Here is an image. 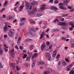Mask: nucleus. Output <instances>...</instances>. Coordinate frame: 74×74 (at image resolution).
<instances>
[{"label": "nucleus", "mask_w": 74, "mask_h": 74, "mask_svg": "<svg viewBox=\"0 0 74 74\" xmlns=\"http://www.w3.org/2000/svg\"><path fill=\"white\" fill-rule=\"evenodd\" d=\"M61 33H62V34H64V33H65V31H62Z\"/></svg>", "instance_id": "nucleus-57"}, {"label": "nucleus", "mask_w": 74, "mask_h": 74, "mask_svg": "<svg viewBox=\"0 0 74 74\" xmlns=\"http://www.w3.org/2000/svg\"><path fill=\"white\" fill-rule=\"evenodd\" d=\"M66 24L65 23H62V25H66Z\"/></svg>", "instance_id": "nucleus-50"}, {"label": "nucleus", "mask_w": 74, "mask_h": 74, "mask_svg": "<svg viewBox=\"0 0 74 74\" xmlns=\"http://www.w3.org/2000/svg\"><path fill=\"white\" fill-rule=\"evenodd\" d=\"M30 58L29 57H27L26 58V61H29V60H30Z\"/></svg>", "instance_id": "nucleus-39"}, {"label": "nucleus", "mask_w": 74, "mask_h": 74, "mask_svg": "<svg viewBox=\"0 0 74 74\" xmlns=\"http://www.w3.org/2000/svg\"><path fill=\"white\" fill-rule=\"evenodd\" d=\"M19 48L20 49H23V47L22 46H20Z\"/></svg>", "instance_id": "nucleus-56"}, {"label": "nucleus", "mask_w": 74, "mask_h": 74, "mask_svg": "<svg viewBox=\"0 0 74 74\" xmlns=\"http://www.w3.org/2000/svg\"><path fill=\"white\" fill-rule=\"evenodd\" d=\"M14 49H12L10 51L11 53H12L13 52H14Z\"/></svg>", "instance_id": "nucleus-45"}, {"label": "nucleus", "mask_w": 74, "mask_h": 74, "mask_svg": "<svg viewBox=\"0 0 74 74\" xmlns=\"http://www.w3.org/2000/svg\"><path fill=\"white\" fill-rule=\"evenodd\" d=\"M69 15L68 14H62V17H64V16H67Z\"/></svg>", "instance_id": "nucleus-34"}, {"label": "nucleus", "mask_w": 74, "mask_h": 74, "mask_svg": "<svg viewBox=\"0 0 74 74\" xmlns=\"http://www.w3.org/2000/svg\"><path fill=\"white\" fill-rule=\"evenodd\" d=\"M52 45H51L49 47V48L50 49H51V48H52Z\"/></svg>", "instance_id": "nucleus-42"}, {"label": "nucleus", "mask_w": 74, "mask_h": 74, "mask_svg": "<svg viewBox=\"0 0 74 74\" xmlns=\"http://www.w3.org/2000/svg\"><path fill=\"white\" fill-rule=\"evenodd\" d=\"M21 38L20 37H19V38H18V40L17 41V43L18 44H19V43H20V42H21Z\"/></svg>", "instance_id": "nucleus-16"}, {"label": "nucleus", "mask_w": 74, "mask_h": 74, "mask_svg": "<svg viewBox=\"0 0 74 74\" xmlns=\"http://www.w3.org/2000/svg\"><path fill=\"white\" fill-rule=\"evenodd\" d=\"M70 74H74V71L73 70H71L70 72Z\"/></svg>", "instance_id": "nucleus-24"}, {"label": "nucleus", "mask_w": 74, "mask_h": 74, "mask_svg": "<svg viewBox=\"0 0 74 74\" xmlns=\"http://www.w3.org/2000/svg\"><path fill=\"white\" fill-rule=\"evenodd\" d=\"M3 54V49L0 48V55H2Z\"/></svg>", "instance_id": "nucleus-14"}, {"label": "nucleus", "mask_w": 74, "mask_h": 74, "mask_svg": "<svg viewBox=\"0 0 74 74\" xmlns=\"http://www.w3.org/2000/svg\"><path fill=\"white\" fill-rule=\"evenodd\" d=\"M59 7L60 8V9H61V10H66V8H63V7L61 5H60L59 6Z\"/></svg>", "instance_id": "nucleus-15"}, {"label": "nucleus", "mask_w": 74, "mask_h": 74, "mask_svg": "<svg viewBox=\"0 0 74 74\" xmlns=\"http://www.w3.org/2000/svg\"><path fill=\"white\" fill-rule=\"evenodd\" d=\"M5 10V8H3L1 10V12H3V11H4Z\"/></svg>", "instance_id": "nucleus-41"}, {"label": "nucleus", "mask_w": 74, "mask_h": 74, "mask_svg": "<svg viewBox=\"0 0 74 74\" xmlns=\"http://www.w3.org/2000/svg\"><path fill=\"white\" fill-rule=\"evenodd\" d=\"M13 31H14V29H13L12 30H10V32L8 33V36L10 37H12V36L13 35V34H14V32H12Z\"/></svg>", "instance_id": "nucleus-2"}, {"label": "nucleus", "mask_w": 74, "mask_h": 74, "mask_svg": "<svg viewBox=\"0 0 74 74\" xmlns=\"http://www.w3.org/2000/svg\"><path fill=\"white\" fill-rule=\"evenodd\" d=\"M65 61L66 62H70V61H69V59L67 58H65Z\"/></svg>", "instance_id": "nucleus-33"}, {"label": "nucleus", "mask_w": 74, "mask_h": 74, "mask_svg": "<svg viewBox=\"0 0 74 74\" xmlns=\"http://www.w3.org/2000/svg\"><path fill=\"white\" fill-rule=\"evenodd\" d=\"M61 62L62 64V65L64 66H66L67 65V63H66V62L64 60H62V61Z\"/></svg>", "instance_id": "nucleus-8"}, {"label": "nucleus", "mask_w": 74, "mask_h": 74, "mask_svg": "<svg viewBox=\"0 0 74 74\" xmlns=\"http://www.w3.org/2000/svg\"><path fill=\"white\" fill-rule=\"evenodd\" d=\"M70 25H71L72 26V27H73V28H74V23H70Z\"/></svg>", "instance_id": "nucleus-30"}, {"label": "nucleus", "mask_w": 74, "mask_h": 74, "mask_svg": "<svg viewBox=\"0 0 74 74\" xmlns=\"http://www.w3.org/2000/svg\"><path fill=\"white\" fill-rule=\"evenodd\" d=\"M3 18H6V16H5V15L4 14L3 15Z\"/></svg>", "instance_id": "nucleus-47"}, {"label": "nucleus", "mask_w": 74, "mask_h": 74, "mask_svg": "<svg viewBox=\"0 0 74 74\" xmlns=\"http://www.w3.org/2000/svg\"><path fill=\"white\" fill-rule=\"evenodd\" d=\"M16 69L17 70H19V67H18V66H16Z\"/></svg>", "instance_id": "nucleus-52"}, {"label": "nucleus", "mask_w": 74, "mask_h": 74, "mask_svg": "<svg viewBox=\"0 0 74 74\" xmlns=\"http://www.w3.org/2000/svg\"><path fill=\"white\" fill-rule=\"evenodd\" d=\"M55 6H51L50 8V9L51 10H54V8H55Z\"/></svg>", "instance_id": "nucleus-31"}, {"label": "nucleus", "mask_w": 74, "mask_h": 74, "mask_svg": "<svg viewBox=\"0 0 74 74\" xmlns=\"http://www.w3.org/2000/svg\"><path fill=\"white\" fill-rule=\"evenodd\" d=\"M45 57H46L47 58H50L51 55H50L49 53L46 52L45 53Z\"/></svg>", "instance_id": "nucleus-4"}, {"label": "nucleus", "mask_w": 74, "mask_h": 74, "mask_svg": "<svg viewBox=\"0 0 74 74\" xmlns=\"http://www.w3.org/2000/svg\"><path fill=\"white\" fill-rule=\"evenodd\" d=\"M59 20L57 19H56L54 20V22H55V23H56V22H59Z\"/></svg>", "instance_id": "nucleus-32"}, {"label": "nucleus", "mask_w": 74, "mask_h": 74, "mask_svg": "<svg viewBox=\"0 0 74 74\" xmlns=\"http://www.w3.org/2000/svg\"><path fill=\"white\" fill-rule=\"evenodd\" d=\"M46 44L47 45H49L50 44V43L48 41L46 42Z\"/></svg>", "instance_id": "nucleus-44"}, {"label": "nucleus", "mask_w": 74, "mask_h": 74, "mask_svg": "<svg viewBox=\"0 0 74 74\" xmlns=\"http://www.w3.org/2000/svg\"><path fill=\"white\" fill-rule=\"evenodd\" d=\"M42 24V21H40V22L39 23V25H41Z\"/></svg>", "instance_id": "nucleus-64"}, {"label": "nucleus", "mask_w": 74, "mask_h": 74, "mask_svg": "<svg viewBox=\"0 0 74 74\" xmlns=\"http://www.w3.org/2000/svg\"><path fill=\"white\" fill-rule=\"evenodd\" d=\"M37 3V2L36 1H34L33 2L31 3V5H36Z\"/></svg>", "instance_id": "nucleus-13"}, {"label": "nucleus", "mask_w": 74, "mask_h": 74, "mask_svg": "<svg viewBox=\"0 0 74 74\" xmlns=\"http://www.w3.org/2000/svg\"><path fill=\"white\" fill-rule=\"evenodd\" d=\"M8 3V2L7 1H5L4 4V6H6V5H7V4Z\"/></svg>", "instance_id": "nucleus-37"}, {"label": "nucleus", "mask_w": 74, "mask_h": 74, "mask_svg": "<svg viewBox=\"0 0 74 74\" xmlns=\"http://www.w3.org/2000/svg\"><path fill=\"white\" fill-rule=\"evenodd\" d=\"M71 69L68 67V66H67L66 68V70L67 71H69Z\"/></svg>", "instance_id": "nucleus-22"}, {"label": "nucleus", "mask_w": 74, "mask_h": 74, "mask_svg": "<svg viewBox=\"0 0 74 74\" xmlns=\"http://www.w3.org/2000/svg\"><path fill=\"white\" fill-rule=\"evenodd\" d=\"M27 57V55H26L25 54H24L23 55V59H25Z\"/></svg>", "instance_id": "nucleus-27"}, {"label": "nucleus", "mask_w": 74, "mask_h": 74, "mask_svg": "<svg viewBox=\"0 0 74 74\" xmlns=\"http://www.w3.org/2000/svg\"><path fill=\"white\" fill-rule=\"evenodd\" d=\"M70 1L69 0H66L65 1H64V3H65V5H67V3H69Z\"/></svg>", "instance_id": "nucleus-17"}, {"label": "nucleus", "mask_w": 74, "mask_h": 74, "mask_svg": "<svg viewBox=\"0 0 74 74\" xmlns=\"http://www.w3.org/2000/svg\"><path fill=\"white\" fill-rule=\"evenodd\" d=\"M60 64H61V61H60L58 62V66H60Z\"/></svg>", "instance_id": "nucleus-36"}, {"label": "nucleus", "mask_w": 74, "mask_h": 74, "mask_svg": "<svg viewBox=\"0 0 74 74\" xmlns=\"http://www.w3.org/2000/svg\"><path fill=\"white\" fill-rule=\"evenodd\" d=\"M15 48L17 49H18L19 48H18V46L17 45H15L14 47Z\"/></svg>", "instance_id": "nucleus-49"}, {"label": "nucleus", "mask_w": 74, "mask_h": 74, "mask_svg": "<svg viewBox=\"0 0 74 74\" xmlns=\"http://www.w3.org/2000/svg\"><path fill=\"white\" fill-rule=\"evenodd\" d=\"M0 68H3V66H2L1 64H0Z\"/></svg>", "instance_id": "nucleus-62"}, {"label": "nucleus", "mask_w": 74, "mask_h": 74, "mask_svg": "<svg viewBox=\"0 0 74 74\" xmlns=\"http://www.w3.org/2000/svg\"><path fill=\"white\" fill-rule=\"evenodd\" d=\"M12 18V17L11 16H8L6 18V20L8 21L10 20Z\"/></svg>", "instance_id": "nucleus-12"}, {"label": "nucleus", "mask_w": 74, "mask_h": 74, "mask_svg": "<svg viewBox=\"0 0 74 74\" xmlns=\"http://www.w3.org/2000/svg\"><path fill=\"white\" fill-rule=\"evenodd\" d=\"M36 63V61H35L34 62H33V63L32 64V66L33 67H34V66H35V63Z\"/></svg>", "instance_id": "nucleus-28"}, {"label": "nucleus", "mask_w": 74, "mask_h": 74, "mask_svg": "<svg viewBox=\"0 0 74 74\" xmlns=\"http://www.w3.org/2000/svg\"><path fill=\"white\" fill-rule=\"evenodd\" d=\"M45 5L43 4L42 5V7L40 8L39 11H43V10H45Z\"/></svg>", "instance_id": "nucleus-5"}, {"label": "nucleus", "mask_w": 74, "mask_h": 74, "mask_svg": "<svg viewBox=\"0 0 74 74\" xmlns=\"http://www.w3.org/2000/svg\"><path fill=\"white\" fill-rule=\"evenodd\" d=\"M29 49L30 50H32L33 48V45H31L29 46Z\"/></svg>", "instance_id": "nucleus-25"}, {"label": "nucleus", "mask_w": 74, "mask_h": 74, "mask_svg": "<svg viewBox=\"0 0 74 74\" xmlns=\"http://www.w3.org/2000/svg\"><path fill=\"white\" fill-rule=\"evenodd\" d=\"M44 64V62L43 61H41L39 62L38 64V65H40V64Z\"/></svg>", "instance_id": "nucleus-18"}, {"label": "nucleus", "mask_w": 74, "mask_h": 74, "mask_svg": "<svg viewBox=\"0 0 74 74\" xmlns=\"http://www.w3.org/2000/svg\"><path fill=\"white\" fill-rule=\"evenodd\" d=\"M34 56H35V57L36 58V57H37V53H34Z\"/></svg>", "instance_id": "nucleus-48"}, {"label": "nucleus", "mask_w": 74, "mask_h": 74, "mask_svg": "<svg viewBox=\"0 0 74 74\" xmlns=\"http://www.w3.org/2000/svg\"><path fill=\"white\" fill-rule=\"evenodd\" d=\"M54 3L55 4H58V3H59V1L58 0H56L54 1Z\"/></svg>", "instance_id": "nucleus-35"}, {"label": "nucleus", "mask_w": 74, "mask_h": 74, "mask_svg": "<svg viewBox=\"0 0 74 74\" xmlns=\"http://www.w3.org/2000/svg\"><path fill=\"white\" fill-rule=\"evenodd\" d=\"M60 55L59 54H58L56 57V58H60Z\"/></svg>", "instance_id": "nucleus-38"}, {"label": "nucleus", "mask_w": 74, "mask_h": 74, "mask_svg": "<svg viewBox=\"0 0 74 74\" xmlns=\"http://www.w3.org/2000/svg\"><path fill=\"white\" fill-rule=\"evenodd\" d=\"M32 39H27L25 40V41L26 42H29V41H30Z\"/></svg>", "instance_id": "nucleus-23"}, {"label": "nucleus", "mask_w": 74, "mask_h": 74, "mask_svg": "<svg viewBox=\"0 0 74 74\" xmlns=\"http://www.w3.org/2000/svg\"><path fill=\"white\" fill-rule=\"evenodd\" d=\"M39 30L38 28L37 27H36V29H34V28H33L32 29V31H33V32H36L37 31V30Z\"/></svg>", "instance_id": "nucleus-10"}, {"label": "nucleus", "mask_w": 74, "mask_h": 74, "mask_svg": "<svg viewBox=\"0 0 74 74\" xmlns=\"http://www.w3.org/2000/svg\"><path fill=\"white\" fill-rule=\"evenodd\" d=\"M64 21V18H62L61 20V21H62V22H63Z\"/></svg>", "instance_id": "nucleus-53"}, {"label": "nucleus", "mask_w": 74, "mask_h": 74, "mask_svg": "<svg viewBox=\"0 0 74 74\" xmlns=\"http://www.w3.org/2000/svg\"><path fill=\"white\" fill-rule=\"evenodd\" d=\"M73 27H71V28H69V30H71H71H73Z\"/></svg>", "instance_id": "nucleus-54"}, {"label": "nucleus", "mask_w": 74, "mask_h": 74, "mask_svg": "<svg viewBox=\"0 0 74 74\" xmlns=\"http://www.w3.org/2000/svg\"><path fill=\"white\" fill-rule=\"evenodd\" d=\"M40 48L42 50H43L45 48V42H43L41 44Z\"/></svg>", "instance_id": "nucleus-3"}, {"label": "nucleus", "mask_w": 74, "mask_h": 74, "mask_svg": "<svg viewBox=\"0 0 74 74\" xmlns=\"http://www.w3.org/2000/svg\"><path fill=\"white\" fill-rule=\"evenodd\" d=\"M56 52L57 51L56 50H54L53 53V57H55L56 56Z\"/></svg>", "instance_id": "nucleus-11"}, {"label": "nucleus", "mask_w": 74, "mask_h": 74, "mask_svg": "<svg viewBox=\"0 0 74 74\" xmlns=\"http://www.w3.org/2000/svg\"><path fill=\"white\" fill-rule=\"evenodd\" d=\"M56 62H58V61H59V58L56 57Z\"/></svg>", "instance_id": "nucleus-43"}, {"label": "nucleus", "mask_w": 74, "mask_h": 74, "mask_svg": "<svg viewBox=\"0 0 74 74\" xmlns=\"http://www.w3.org/2000/svg\"><path fill=\"white\" fill-rule=\"evenodd\" d=\"M3 46L5 48H8V47H7V45L5 44L4 45H3Z\"/></svg>", "instance_id": "nucleus-51"}, {"label": "nucleus", "mask_w": 74, "mask_h": 74, "mask_svg": "<svg viewBox=\"0 0 74 74\" xmlns=\"http://www.w3.org/2000/svg\"><path fill=\"white\" fill-rule=\"evenodd\" d=\"M70 11V12H73V11H74V9L71 10Z\"/></svg>", "instance_id": "nucleus-58"}, {"label": "nucleus", "mask_w": 74, "mask_h": 74, "mask_svg": "<svg viewBox=\"0 0 74 74\" xmlns=\"http://www.w3.org/2000/svg\"><path fill=\"white\" fill-rule=\"evenodd\" d=\"M25 18H22L21 19V23L20 24V26H22V25H24V23H22V22L23 21H25Z\"/></svg>", "instance_id": "nucleus-6"}, {"label": "nucleus", "mask_w": 74, "mask_h": 74, "mask_svg": "<svg viewBox=\"0 0 74 74\" xmlns=\"http://www.w3.org/2000/svg\"><path fill=\"white\" fill-rule=\"evenodd\" d=\"M46 37H47V38H49V35H48L47 34H46Z\"/></svg>", "instance_id": "nucleus-61"}, {"label": "nucleus", "mask_w": 74, "mask_h": 74, "mask_svg": "<svg viewBox=\"0 0 74 74\" xmlns=\"http://www.w3.org/2000/svg\"><path fill=\"white\" fill-rule=\"evenodd\" d=\"M42 15V14L41 13H38L37 14L36 16L38 17H40V16H41Z\"/></svg>", "instance_id": "nucleus-21"}, {"label": "nucleus", "mask_w": 74, "mask_h": 74, "mask_svg": "<svg viewBox=\"0 0 74 74\" xmlns=\"http://www.w3.org/2000/svg\"><path fill=\"white\" fill-rule=\"evenodd\" d=\"M72 66H73V65L72 64H70L69 65L67 66L71 69Z\"/></svg>", "instance_id": "nucleus-26"}, {"label": "nucleus", "mask_w": 74, "mask_h": 74, "mask_svg": "<svg viewBox=\"0 0 74 74\" xmlns=\"http://www.w3.org/2000/svg\"><path fill=\"white\" fill-rule=\"evenodd\" d=\"M55 11H56L58 10V8L56 7H54V10Z\"/></svg>", "instance_id": "nucleus-29"}, {"label": "nucleus", "mask_w": 74, "mask_h": 74, "mask_svg": "<svg viewBox=\"0 0 74 74\" xmlns=\"http://www.w3.org/2000/svg\"><path fill=\"white\" fill-rule=\"evenodd\" d=\"M25 10H28L29 8V10H27V12L29 15H31L32 14H34L37 10V8H35L33 9H32V7L30 6V4L28 2H26L25 3Z\"/></svg>", "instance_id": "nucleus-1"}, {"label": "nucleus", "mask_w": 74, "mask_h": 74, "mask_svg": "<svg viewBox=\"0 0 74 74\" xmlns=\"http://www.w3.org/2000/svg\"><path fill=\"white\" fill-rule=\"evenodd\" d=\"M53 0H50L49 2V3H52V2H53Z\"/></svg>", "instance_id": "nucleus-60"}, {"label": "nucleus", "mask_w": 74, "mask_h": 74, "mask_svg": "<svg viewBox=\"0 0 74 74\" xmlns=\"http://www.w3.org/2000/svg\"><path fill=\"white\" fill-rule=\"evenodd\" d=\"M34 58H35V57L34 55H33L32 56V59H34Z\"/></svg>", "instance_id": "nucleus-63"}, {"label": "nucleus", "mask_w": 74, "mask_h": 74, "mask_svg": "<svg viewBox=\"0 0 74 74\" xmlns=\"http://www.w3.org/2000/svg\"><path fill=\"white\" fill-rule=\"evenodd\" d=\"M59 5H64V4L63 3H59Z\"/></svg>", "instance_id": "nucleus-46"}, {"label": "nucleus", "mask_w": 74, "mask_h": 74, "mask_svg": "<svg viewBox=\"0 0 74 74\" xmlns=\"http://www.w3.org/2000/svg\"><path fill=\"white\" fill-rule=\"evenodd\" d=\"M71 46L72 48H74V43H72L71 44Z\"/></svg>", "instance_id": "nucleus-40"}, {"label": "nucleus", "mask_w": 74, "mask_h": 74, "mask_svg": "<svg viewBox=\"0 0 74 74\" xmlns=\"http://www.w3.org/2000/svg\"><path fill=\"white\" fill-rule=\"evenodd\" d=\"M43 36H44V32H42V34L40 35V39H42L43 38Z\"/></svg>", "instance_id": "nucleus-19"}, {"label": "nucleus", "mask_w": 74, "mask_h": 74, "mask_svg": "<svg viewBox=\"0 0 74 74\" xmlns=\"http://www.w3.org/2000/svg\"><path fill=\"white\" fill-rule=\"evenodd\" d=\"M25 6L24 5L21 6L20 7V9L18 10V11H19L21 12L22 11V10L23 9V7H24Z\"/></svg>", "instance_id": "nucleus-9"}, {"label": "nucleus", "mask_w": 74, "mask_h": 74, "mask_svg": "<svg viewBox=\"0 0 74 74\" xmlns=\"http://www.w3.org/2000/svg\"><path fill=\"white\" fill-rule=\"evenodd\" d=\"M10 64L11 67H13V68H15V64H13L12 63H10Z\"/></svg>", "instance_id": "nucleus-20"}, {"label": "nucleus", "mask_w": 74, "mask_h": 74, "mask_svg": "<svg viewBox=\"0 0 74 74\" xmlns=\"http://www.w3.org/2000/svg\"><path fill=\"white\" fill-rule=\"evenodd\" d=\"M8 30V27L7 25H5L3 27V31L4 32H6Z\"/></svg>", "instance_id": "nucleus-7"}, {"label": "nucleus", "mask_w": 74, "mask_h": 74, "mask_svg": "<svg viewBox=\"0 0 74 74\" xmlns=\"http://www.w3.org/2000/svg\"><path fill=\"white\" fill-rule=\"evenodd\" d=\"M61 39L62 40H66V38L64 37L62 38Z\"/></svg>", "instance_id": "nucleus-59"}, {"label": "nucleus", "mask_w": 74, "mask_h": 74, "mask_svg": "<svg viewBox=\"0 0 74 74\" xmlns=\"http://www.w3.org/2000/svg\"><path fill=\"white\" fill-rule=\"evenodd\" d=\"M31 23V24H36V23L34 21L32 22Z\"/></svg>", "instance_id": "nucleus-55"}]
</instances>
